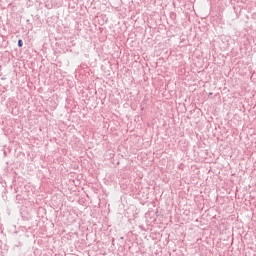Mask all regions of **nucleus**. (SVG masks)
I'll return each instance as SVG.
<instances>
[{
	"label": "nucleus",
	"mask_w": 256,
	"mask_h": 256,
	"mask_svg": "<svg viewBox=\"0 0 256 256\" xmlns=\"http://www.w3.org/2000/svg\"><path fill=\"white\" fill-rule=\"evenodd\" d=\"M18 47H23V40L21 39L18 40Z\"/></svg>",
	"instance_id": "f257e3e1"
},
{
	"label": "nucleus",
	"mask_w": 256,
	"mask_h": 256,
	"mask_svg": "<svg viewBox=\"0 0 256 256\" xmlns=\"http://www.w3.org/2000/svg\"><path fill=\"white\" fill-rule=\"evenodd\" d=\"M27 23H29V20H27Z\"/></svg>",
	"instance_id": "f03ea898"
}]
</instances>
